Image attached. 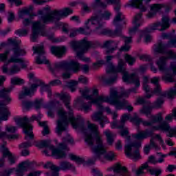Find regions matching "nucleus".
I'll return each mask as SVG.
<instances>
[{"label": "nucleus", "mask_w": 176, "mask_h": 176, "mask_svg": "<svg viewBox=\"0 0 176 176\" xmlns=\"http://www.w3.org/2000/svg\"><path fill=\"white\" fill-rule=\"evenodd\" d=\"M153 134L152 131L146 129L145 131H138L137 133L132 135V138L134 140H137V141H143V140L148 138V137H152Z\"/></svg>", "instance_id": "22"}, {"label": "nucleus", "mask_w": 176, "mask_h": 176, "mask_svg": "<svg viewBox=\"0 0 176 176\" xmlns=\"http://www.w3.org/2000/svg\"><path fill=\"white\" fill-rule=\"evenodd\" d=\"M69 157H70L71 160H74V162H76L77 164H83V163H85V160L74 154H69Z\"/></svg>", "instance_id": "37"}, {"label": "nucleus", "mask_w": 176, "mask_h": 176, "mask_svg": "<svg viewBox=\"0 0 176 176\" xmlns=\"http://www.w3.org/2000/svg\"><path fill=\"white\" fill-rule=\"evenodd\" d=\"M60 99L65 102V105L69 109V111H71V107L69 106V100H71V96L67 94H63L60 96Z\"/></svg>", "instance_id": "32"}, {"label": "nucleus", "mask_w": 176, "mask_h": 176, "mask_svg": "<svg viewBox=\"0 0 176 176\" xmlns=\"http://www.w3.org/2000/svg\"><path fill=\"white\" fill-rule=\"evenodd\" d=\"M67 86L69 87V89H71V91L73 93V91H75L76 90V88H75V87L78 86V81L71 80L70 82H67Z\"/></svg>", "instance_id": "45"}, {"label": "nucleus", "mask_w": 176, "mask_h": 176, "mask_svg": "<svg viewBox=\"0 0 176 176\" xmlns=\"http://www.w3.org/2000/svg\"><path fill=\"white\" fill-rule=\"evenodd\" d=\"M151 175H160L162 174V170L160 169H150Z\"/></svg>", "instance_id": "59"}, {"label": "nucleus", "mask_w": 176, "mask_h": 176, "mask_svg": "<svg viewBox=\"0 0 176 176\" xmlns=\"http://www.w3.org/2000/svg\"><path fill=\"white\" fill-rule=\"evenodd\" d=\"M130 121L135 124H140V123H142V119L140 118L138 115H137V113H134L133 117L130 119Z\"/></svg>", "instance_id": "43"}, {"label": "nucleus", "mask_w": 176, "mask_h": 176, "mask_svg": "<svg viewBox=\"0 0 176 176\" xmlns=\"http://www.w3.org/2000/svg\"><path fill=\"white\" fill-rule=\"evenodd\" d=\"M120 134L121 137H126V140H128V141H130V138H131V137L129 135V134H130V133L129 132V129L124 128V129L121 130L120 131Z\"/></svg>", "instance_id": "48"}, {"label": "nucleus", "mask_w": 176, "mask_h": 176, "mask_svg": "<svg viewBox=\"0 0 176 176\" xmlns=\"http://www.w3.org/2000/svg\"><path fill=\"white\" fill-rule=\"evenodd\" d=\"M124 58L129 65H134V63H135V57H133L131 55L126 54Z\"/></svg>", "instance_id": "41"}, {"label": "nucleus", "mask_w": 176, "mask_h": 176, "mask_svg": "<svg viewBox=\"0 0 176 176\" xmlns=\"http://www.w3.org/2000/svg\"><path fill=\"white\" fill-rule=\"evenodd\" d=\"M67 71H73L74 74H78L80 71V63L75 60L67 62Z\"/></svg>", "instance_id": "25"}, {"label": "nucleus", "mask_w": 176, "mask_h": 176, "mask_svg": "<svg viewBox=\"0 0 176 176\" xmlns=\"http://www.w3.org/2000/svg\"><path fill=\"white\" fill-rule=\"evenodd\" d=\"M39 86H42V81L41 80H37L36 84H32L31 85V90H32V95L34 94L35 91H36V89H38V87H39Z\"/></svg>", "instance_id": "50"}, {"label": "nucleus", "mask_w": 176, "mask_h": 176, "mask_svg": "<svg viewBox=\"0 0 176 176\" xmlns=\"http://www.w3.org/2000/svg\"><path fill=\"white\" fill-rule=\"evenodd\" d=\"M152 94H156V96H160L161 97H168V98H173L174 96H176V90L174 89H170L168 91L162 92L160 85H155V88L152 91Z\"/></svg>", "instance_id": "19"}, {"label": "nucleus", "mask_w": 176, "mask_h": 176, "mask_svg": "<svg viewBox=\"0 0 176 176\" xmlns=\"http://www.w3.org/2000/svg\"><path fill=\"white\" fill-rule=\"evenodd\" d=\"M164 100L162 98H159L156 100V101L153 103V108H162V105H163Z\"/></svg>", "instance_id": "47"}, {"label": "nucleus", "mask_w": 176, "mask_h": 176, "mask_svg": "<svg viewBox=\"0 0 176 176\" xmlns=\"http://www.w3.org/2000/svg\"><path fill=\"white\" fill-rule=\"evenodd\" d=\"M61 69L67 71V61L56 63L54 65V67H50V70L52 74H56V72H58Z\"/></svg>", "instance_id": "24"}, {"label": "nucleus", "mask_w": 176, "mask_h": 176, "mask_svg": "<svg viewBox=\"0 0 176 176\" xmlns=\"http://www.w3.org/2000/svg\"><path fill=\"white\" fill-rule=\"evenodd\" d=\"M10 53L9 50L6 51L4 54H0V60L1 61H6L8 59V55Z\"/></svg>", "instance_id": "57"}, {"label": "nucleus", "mask_w": 176, "mask_h": 176, "mask_svg": "<svg viewBox=\"0 0 176 176\" xmlns=\"http://www.w3.org/2000/svg\"><path fill=\"white\" fill-rule=\"evenodd\" d=\"M144 23V21H142V13H138L136 15H135L133 24V25H137L138 27H141V25Z\"/></svg>", "instance_id": "30"}, {"label": "nucleus", "mask_w": 176, "mask_h": 176, "mask_svg": "<svg viewBox=\"0 0 176 176\" xmlns=\"http://www.w3.org/2000/svg\"><path fill=\"white\" fill-rule=\"evenodd\" d=\"M131 6L140 9L141 12L146 11V8L142 5V1H141V0H132Z\"/></svg>", "instance_id": "31"}, {"label": "nucleus", "mask_w": 176, "mask_h": 176, "mask_svg": "<svg viewBox=\"0 0 176 176\" xmlns=\"http://www.w3.org/2000/svg\"><path fill=\"white\" fill-rule=\"evenodd\" d=\"M44 29L45 24H43L41 21H35L32 23V42H36V39H38V35H39V34H41V36H47L46 32L43 31Z\"/></svg>", "instance_id": "14"}, {"label": "nucleus", "mask_w": 176, "mask_h": 176, "mask_svg": "<svg viewBox=\"0 0 176 176\" xmlns=\"http://www.w3.org/2000/svg\"><path fill=\"white\" fill-rule=\"evenodd\" d=\"M163 79L165 82H169V83L175 82V78L173 76H168L167 74L163 76Z\"/></svg>", "instance_id": "54"}, {"label": "nucleus", "mask_w": 176, "mask_h": 176, "mask_svg": "<svg viewBox=\"0 0 176 176\" xmlns=\"http://www.w3.org/2000/svg\"><path fill=\"white\" fill-rule=\"evenodd\" d=\"M104 135L107 137V143L109 144V145H112L113 144V142L115 141L113 138L116 137V135H115V133H112L109 130H107L106 131H104Z\"/></svg>", "instance_id": "29"}, {"label": "nucleus", "mask_w": 176, "mask_h": 176, "mask_svg": "<svg viewBox=\"0 0 176 176\" xmlns=\"http://www.w3.org/2000/svg\"><path fill=\"white\" fill-rule=\"evenodd\" d=\"M70 45L72 49L76 52V56L78 58L85 63H90V58L85 57L83 54L93 46L92 42L88 41L86 38H84L80 41H73L70 43Z\"/></svg>", "instance_id": "6"}, {"label": "nucleus", "mask_w": 176, "mask_h": 176, "mask_svg": "<svg viewBox=\"0 0 176 176\" xmlns=\"http://www.w3.org/2000/svg\"><path fill=\"white\" fill-rule=\"evenodd\" d=\"M159 27H161L159 29ZM170 28V17L168 16H164L162 19V22H156L153 23L148 28L146 29V32H152V31H155L159 30V31H166Z\"/></svg>", "instance_id": "13"}, {"label": "nucleus", "mask_w": 176, "mask_h": 176, "mask_svg": "<svg viewBox=\"0 0 176 176\" xmlns=\"http://www.w3.org/2000/svg\"><path fill=\"white\" fill-rule=\"evenodd\" d=\"M50 85L51 86H58L61 85V80H60L59 79L53 80L50 82Z\"/></svg>", "instance_id": "63"}, {"label": "nucleus", "mask_w": 176, "mask_h": 176, "mask_svg": "<svg viewBox=\"0 0 176 176\" xmlns=\"http://www.w3.org/2000/svg\"><path fill=\"white\" fill-rule=\"evenodd\" d=\"M80 92L85 100H95L93 98V95H87L89 94V89L80 90Z\"/></svg>", "instance_id": "44"}, {"label": "nucleus", "mask_w": 176, "mask_h": 176, "mask_svg": "<svg viewBox=\"0 0 176 176\" xmlns=\"http://www.w3.org/2000/svg\"><path fill=\"white\" fill-rule=\"evenodd\" d=\"M44 167L45 168H50L53 171L52 176H58V171H60V170H63V171H67V170H73V171H75V167L74 165L67 161L61 162L60 163V167L56 166V165L50 162H47Z\"/></svg>", "instance_id": "11"}, {"label": "nucleus", "mask_w": 176, "mask_h": 176, "mask_svg": "<svg viewBox=\"0 0 176 176\" xmlns=\"http://www.w3.org/2000/svg\"><path fill=\"white\" fill-rule=\"evenodd\" d=\"M104 157L106 160H108L109 162H112V160H115V153L109 151L104 154Z\"/></svg>", "instance_id": "46"}, {"label": "nucleus", "mask_w": 176, "mask_h": 176, "mask_svg": "<svg viewBox=\"0 0 176 176\" xmlns=\"http://www.w3.org/2000/svg\"><path fill=\"white\" fill-rule=\"evenodd\" d=\"M112 16V14L108 11H105L103 14L101 11H98L94 14L89 19L87 20L86 24L91 23V25H96L95 28V32L98 35H107L108 36H121L122 30L116 29L115 31H112L109 29L104 28V25L101 23L102 19L104 20H109V18Z\"/></svg>", "instance_id": "3"}, {"label": "nucleus", "mask_w": 176, "mask_h": 176, "mask_svg": "<svg viewBox=\"0 0 176 176\" xmlns=\"http://www.w3.org/2000/svg\"><path fill=\"white\" fill-rule=\"evenodd\" d=\"M118 92L114 89H110V97L109 96H98L95 99L90 100L91 101L87 103H82L81 104V110L84 111L86 113L91 111V104H96L98 111H102V102H109L111 105H115L116 109H121L123 107L122 103H120L118 100Z\"/></svg>", "instance_id": "4"}, {"label": "nucleus", "mask_w": 176, "mask_h": 176, "mask_svg": "<svg viewBox=\"0 0 176 176\" xmlns=\"http://www.w3.org/2000/svg\"><path fill=\"white\" fill-rule=\"evenodd\" d=\"M43 104V100L36 99L33 102V107H34L35 109H41V107H42Z\"/></svg>", "instance_id": "49"}, {"label": "nucleus", "mask_w": 176, "mask_h": 176, "mask_svg": "<svg viewBox=\"0 0 176 176\" xmlns=\"http://www.w3.org/2000/svg\"><path fill=\"white\" fill-rule=\"evenodd\" d=\"M140 58L142 61H152L151 56L148 55H142L140 56Z\"/></svg>", "instance_id": "61"}, {"label": "nucleus", "mask_w": 176, "mask_h": 176, "mask_svg": "<svg viewBox=\"0 0 176 176\" xmlns=\"http://www.w3.org/2000/svg\"><path fill=\"white\" fill-rule=\"evenodd\" d=\"M118 78V75L114 74L112 78H110L105 80L106 85H113V83H115L116 82V79Z\"/></svg>", "instance_id": "55"}, {"label": "nucleus", "mask_w": 176, "mask_h": 176, "mask_svg": "<svg viewBox=\"0 0 176 176\" xmlns=\"http://www.w3.org/2000/svg\"><path fill=\"white\" fill-rule=\"evenodd\" d=\"M86 24V28L84 29L83 28H80L77 31L80 34H84L85 35H90L91 33V30H90V26H89V23Z\"/></svg>", "instance_id": "38"}, {"label": "nucleus", "mask_w": 176, "mask_h": 176, "mask_svg": "<svg viewBox=\"0 0 176 176\" xmlns=\"http://www.w3.org/2000/svg\"><path fill=\"white\" fill-rule=\"evenodd\" d=\"M3 157H8L10 162V164H14L16 163V157L13 156L9 149H3Z\"/></svg>", "instance_id": "28"}, {"label": "nucleus", "mask_w": 176, "mask_h": 176, "mask_svg": "<svg viewBox=\"0 0 176 176\" xmlns=\"http://www.w3.org/2000/svg\"><path fill=\"white\" fill-rule=\"evenodd\" d=\"M33 50L34 53H37L38 56L36 58V64H49V60H46V57L45 56V48L43 45H41L38 47H33Z\"/></svg>", "instance_id": "17"}, {"label": "nucleus", "mask_w": 176, "mask_h": 176, "mask_svg": "<svg viewBox=\"0 0 176 176\" xmlns=\"http://www.w3.org/2000/svg\"><path fill=\"white\" fill-rule=\"evenodd\" d=\"M107 3H111V5H116L115 10L117 13L120 12V0H108Z\"/></svg>", "instance_id": "40"}, {"label": "nucleus", "mask_w": 176, "mask_h": 176, "mask_svg": "<svg viewBox=\"0 0 176 176\" xmlns=\"http://www.w3.org/2000/svg\"><path fill=\"white\" fill-rule=\"evenodd\" d=\"M8 41L14 46L12 48L14 55L8 60V64H10V63H18L21 64L23 68H27V65L24 63V59L19 58L20 56H24V54H25V51L20 48V46L17 45V42H16V41H13V39L10 38L8 39Z\"/></svg>", "instance_id": "10"}, {"label": "nucleus", "mask_w": 176, "mask_h": 176, "mask_svg": "<svg viewBox=\"0 0 176 176\" xmlns=\"http://www.w3.org/2000/svg\"><path fill=\"white\" fill-rule=\"evenodd\" d=\"M40 145L44 148H49L52 152V156L56 159H65L67 154L63 150L54 148V146L50 144V141L43 140L41 142Z\"/></svg>", "instance_id": "15"}, {"label": "nucleus", "mask_w": 176, "mask_h": 176, "mask_svg": "<svg viewBox=\"0 0 176 176\" xmlns=\"http://www.w3.org/2000/svg\"><path fill=\"white\" fill-rule=\"evenodd\" d=\"M87 123L88 130L91 131V133H87L85 135V141L88 146L91 148V152L94 154L91 159L87 160V164L91 166V164L96 163L97 159H100L101 155H104L107 152V148L104 146L102 136L98 131V126L96 124L90 123V121H87Z\"/></svg>", "instance_id": "1"}, {"label": "nucleus", "mask_w": 176, "mask_h": 176, "mask_svg": "<svg viewBox=\"0 0 176 176\" xmlns=\"http://www.w3.org/2000/svg\"><path fill=\"white\" fill-rule=\"evenodd\" d=\"M12 91V88H4L0 90V122L1 120H8L9 116V110H8V104L12 101L9 94Z\"/></svg>", "instance_id": "8"}, {"label": "nucleus", "mask_w": 176, "mask_h": 176, "mask_svg": "<svg viewBox=\"0 0 176 176\" xmlns=\"http://www.w3.org/2000/svg\"><path fill=\"white\" fill-rule=\"evenodd\" d=\"M111 89H113L114 90H116V91H117L118 97H117L116 100H117V101H118V102H120V104H123L122 107L120 109H123V107H126V105H127V100H123L122 101H120L119 99L122 98V97H129L130 93H131V92L137 93V88H132V89H129V91H123V92H122L121 94H119V92H118L116 89H115V88H111Z\"/></svg>", "instance_id": "20"}, {"label": "nucleus", "mask_w": 176, "mask_h": 176, "mask_svg": "<svg viewBox=\"0 0 176 176\" xmlns=\"http://www.w3.org/2000/svg\"><path fill=\"white\" fill-rule=\"evenodd\" d=\"M22 105L25 109L28 110L30 109V108H32V107H34V102L28 100H25L22 102Z\"/></svg>", "instance_id": "51"}, {"label": "nucleus", "mask_w": 176, "mask_h": 176, "mask_svg": "<svg viewBox=\"0 0 176 176\" xmlns=\"http://www.w3.org/2000/svg\"><path fill=\"white\" fill-rule=\"evenodd\" d=\"M102 111H104V107L99 111L96 112L91 116V119L94 122H99V124H100L101 127L103 129L104 127L105 124L108 123V118L107 116L102 115Z\"/></svg>", "instance_id": "18"}, {"label": "nucleus", "mask_w": 176, "mask_h": 176, "mask_svg": "<svg viewBox=\"0 0 176 176\" xmlns=\"http://www.w3.org/2000/svg\"><path fill=\"white\" fill-rule=\"evenodd\" d=\"M170 68L173 71V74L176 76V61L170 63Z\"/></svg>", "instance_id": "64"}, {"label": "nucleus", "mask_w": 176, "mask_h": 176, "mask_svg": "<svg viewBox=\"0 0 176 176\" xmlns=\"http://www.w3.org/2000/svg\"><path fill=\"white\" fill-rule=\"evenodd\" d=\"M67 52L65 47H51V53L56 57H63V55Z\"/></svg>", "instance_id": "26"}, {"label": "nucleus", "mask_w": 176, "mask_h": 176, "mask_svg": "<svg viewBox=\"0 0 176 176\" xmlns=\"http://www.w3.org/2000/svg\"><path fill=\"white\" fill-rule=\"evenodd\" d=\"M169 41H168L167 45L163 44L162 41H160L157 45H155V52L157 53H164L166 47H176V35H173Z\"/></svg>", "instance_id": "16"}, {"label": "nucleus", "mask_w": 176, "mask_h": 176, "mask_svg": "<svg viewBox=\"0 0 176 176\" xmlns=\"http://www.w3.org/2000/svg\"><path fill=\"white\" fill-rule=\"evenodd\" d=\"M17 72H20V67L17 65H14L9 69L8 75H14Z\"/></svg>", "instance_id": "42"}, {"label": "nucleus", "mask_w": 176, "mask_h": 176, "mask_svg": "<svg viewBox=\"0 0 176 176\" xmlns=\"http://www.w3.org/2000/svg\"><path fill=\"white\" fill-rule=\"evenodd\" d=\"M15 34L19 36H25L28 34V30L27 29H19L15 32Z\"/></svg>", "instance_id": "52"}, {"label": "nucleus", "mask_w": 176, "mask_h": 176, "mask_svg": "<svg viewBox=\"0 0 176 176\" xmlns=\"http://www.w3.org/2000/svg\"><path fill=\"white\" fill-rule=\"evenodd\" d=\"M173 34L171 33H162V39H171L173 38Z\"/></svg>", "instance_id": "62"}, {"label": "nucleus", "mask_w": 176, "mask_h": 176, "mask_svg": "<svg viewBox=\"0 0 176 176\" xmlns=\"http://www.w3.org/2000/svg\"><path fill=\"white\" fill-rule=\"evenodd\" d=\"M125 17L124 14L122 12H118L116 14L113 21V24L114 25H118L120 21H123L124 20Z\"/></svg>", "instance_id": "34"}, {"label": "nucleus", "mask_w": 176, "mask_h": 176, "mask_svg": "<svg viewBox=\"0 0 176 176\" xmlns=\"http://www.w3.org/2000/svg\"><path fill=\"white\" fill-rule=\"evenodd\" d=\"M11 83L12 85H23L24 80L19 78H13L11 79Z\"/></svg>", "instance_id": "53"}, {"label": "nucleus", "mask_w": 176, "mask_h": 176, "mask_svg": "<svg viewBox=\"0 0 176 176\" xmlns=\"http://www.w3.org/2000/svg\"><path fill=\"white\" fill-rule=\"evenodd\" d=\"M85 74H87L90 69L89 65H80V69Z\"/></svg>", "instance_id": "58"}, {"label": "nucleus", "mask_w": 176, "mask_h": 176, "mask_svg": "<svg viewBox=\"0 0 176 176\" xmlns=\"http://www.w3.org/2000/svg\"><path fill=\"white\" fill-rule=\"evenodd\" d=\"M162 8H163V6L160 4H153L151 6V9L153 12H157V10H160Z\"/></svg>", "instance_id": "56"}, {"label": "nucleus", "mask_w": 176, "mask_h": 176, "mask_svg": "<svg viewBox=\"0 0 176 176\" xmlns=\"http://www.w3.org/2000/svg\"><path fill=\"white\" fill-rule=\"evenodd\" d=\"M32 10H34V6H30L28 8L22 10L20 12L19 18L23 19V17H25V15L30 14Z\"/></svg>", "instance_id": "35"}, {"label": "nucleus", "mask_w": 176, "mask_h": 176, "mask_svg": "<svg viewBox=\"0 0 176 176\" xmlns=\"http://www.w3.org/2000/svg\"><path fill=\"white\" fill-rule=\"evenodd\" d=\"M19 167L21 170L25 172L31 168V162H30V161H25L19 164Z\"/></svg>", "instance_id": "36"}, {"label": "nucleus", "mask_w": 176, "mask_h": 176, "mask_svg": "<svg viewBox=\"0 0 176 176\" xmlns=\"http://www.w3.org/2000/svg\"><path fill=\"white\" fill-rule=\"evenodd\" d=\"M72 10L68 8L60 10H54L47 14L42 15L40 21L44 25L48 23H56V21H60L62 17H67L69 14H72Z\"/></svg>", "instance_id": "7"}, {"label": "nucleus", "mask_w": 176, "mask_h": 176, "mask_svg": "<svg viewBox=\"0 0 176 176\" xmlns=\"http://www.w3.org/2000/svg\"><path fill=\"white\" fill-rule=\"evenodd\" d=\"M112 170L114 173H117L118 174H120V173H126L127 171L126 166H122L120 163L116 164L113 167L107 169L108 171H112Z\"/></svg>", "instance_id": "27"}, {"label": "nucleus", "mask_w": 176, "mask_h": 176, "mask_svg": "<svg viewBox=\"0 0 176 176\" xmlns=\"http://www.w3.org/2000/svg\"><path fill=\"white\" fill-rule=\"evenodd\" d=\"M58 116L59 117L56 126L58 135L60 136L63 131H65L68 123H71L74 129H80L83 132L86 131L85 120L82 118H74L72 111H69L67 114L65 110L60 109L58 111Z\"/></svg>", "instance_id": "2"}, {"label": "nucleus", "mask_w": 176, "mask_h": 176, "mask_svg": "<svg viewBox=\"0 0 176 176\" xmlns=\"http://www.w3.org/2000/svg\"><path fill=\"white\" fill-rule=\"evenodd\" d=\"M152 109H153V107H144L140 109V112L143 115H146L147 118H151L152 116Z\"/></svg>", "instance_id": "33"}, {"label": "nucleus", "mask_w": 176, "mask_h": 176, "mask_svg": "<svg viewBox=\"0 0 176 176\" xmlns=\"http://www.w3.org/2000/svg\"><path fill=\"white\" fill-rule=\"evenodd\" d=\"M34 120H38V118L35 116H32L30 120L27 117L15 119L16 124L23 129V133L25 134V140H28V138H30V140H34L32 126L30 124V122H34Z\"/></svg>", "instance_id": "9"}, {"label": "nucleus", "mask_w": 176, "mask_h": 176, "mask_svg": "<svg viewBox=\"0 0 176 176\" xmlns=\"http://www.w3.org/2000/svg\"><path fill=\"white\" fill-rule=\"evenodd\" d=\"M6 130L8 133H12L13 134L17 131V128L16 126H6Z\"/></svg>", "instance_id": "60"}, {"label": "nucleus", "mask_w": 176, "mask_h": 176, "mask_svg": "<svg viewBox=\"0 0 176 176\" xmlns=\"http://www.w3.org/2000/svg\"><path fill=\"white\" fill-rule=\"evenodd\" d=\"M162 115V113H159L157 116H151L150 117L151 121H142V123L143 126H153L155 123H160L163 120V116Z\"/></svg>", "instance_id": "23"}, {"label": "nucleus", "mask_w": 176, "mask_h": 176, "mask_svg": "<svg viewBox=\"0 0 176 176\" xmlns=\"http://www.w3.org/2000/svg\"><path fill=\"white\" fill-rule=\"evenodd\" d=\"M108 74L111 72H121L123 74L122 79L124 82H126V83H133L135 85L136 87H140L141 82H140V77L135 74H129L127 72H126V67H124V61L122 59H119L118 67L113 66V65L111 64L108 69L107 71Z\"/></svg>", "instance_id": "5"}, {"label": "nucleus", "mask_w": 176, "mask_h": 176, "mask_svg": "<svg viewBox=\"0 0 176 176\" xmlns=\"http://www.w3.org/2000/svg\"><path fill=\"white\" fill-rule=\"evenodd\" d=\"M32 94V90L31 89V88L30 89V88L24 87V91L19 95V98L20 100H21L24 98V97H26V96H31Z\"/></svg>", "instance_id": "39"}, {"label": "nucleus", "mask_w": 176, "mask_h": 176, "mask_svg": "<svg viewBox=\"0 0 176 176\" xmlns=\"http://www.w3.org/2000/svg\"><path fill=\"white\" fill-rule=\"evenodd\" d=\"M138 148H141V142H133L125 146V154L127 157H131L135 162L141 159Z\"/></svg>", "instance_id": "12"}, {"label": "nucleus", "mask_w": 176, "mask_h": 176, "mask_svg": "<svg viewBox=\"0 0 176 176\" xmlns=\"http://www.w3.org/2000/svg\"><path fill=\"white\" fill-rule=\"evenodd\" d=\"M130 119V114L125 113L122 116L121 120L120 122H116L114 120L111 124L112 129H119L120 130H122V129H124V124H126V122L127 120Z\"/></svg>", "instance_id": "21"}]
</instances>
